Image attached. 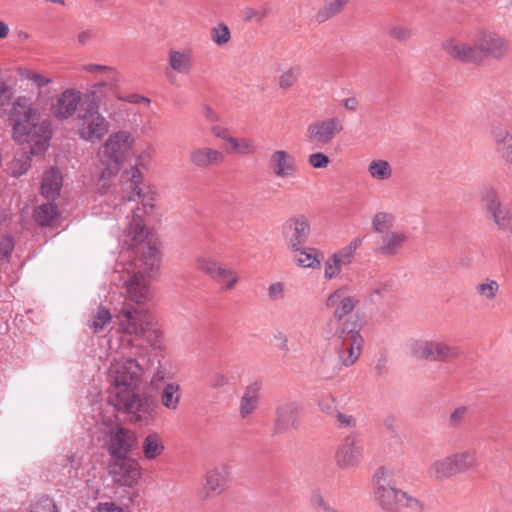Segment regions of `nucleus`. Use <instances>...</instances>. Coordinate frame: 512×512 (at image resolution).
I'll use <instances>...</instances> for the list:
<instances>
[{"label":"nucleus","mask_w":512,"mask_h":512,"mask_svg":"<svg viewBox=\"0 0 512 512\" xmlns=\"http://www.w3.org/2000/svg\"><path fill=\"white\" fill-rule=\"evenodd\" d=\"M142 184V173L137 167L124 171L114 203V208L125 215V227L119 242L125 249L121 258L126 261L123 269L129 277L125 281L126 293L137 304L151 298L147 278H153L158 273L161 263L159 249L145 243L148 233L142 215L154 210L155 197L152 193L144 192Z\"/></svg>","instance_id":"f257e3e1"},{"label":"nucleus","mask_w":512,"mask_h":512,"mask_svg":"<svg viewBox=\"0 0 512 512\" xmlns=\"http://www.w3.org/2000/svg\"><path fill=\"white\" fill-rule=\"evenodd\" d=\"M9 120L16 142L27 144L30 155L43 154L52 136L51 122L41 120V112L31 97L18 96L12 103Z\"/></svg>","instance_id":"f03ea898"},{"label":"nucleus","mask_w":512,"mask_h":512,"mask_svg":"<svg viewBox=\"0 0 512 512\" xmlns=\"http://www.w3.org/2000/svg\"><path fill=\"white\" fill-rule=\"evenodd\" d=\"M144 369L138 360L131 356L114 358L109 366L107 377L110 383V403L137 391Z\"/></svg>","instance_id":"7ed1b4c3"},{"label":"nucleus","mask_w":512,"mask_h":512,"mask_svg":"<svg viewBox=\"0 0 512 512\" xmlns=\"http://www.w3.org/2000/svg\"><path fill=\"white\" fill-rule=\"evenodd\" d=\"M374 497L378 505L387 512H397L402 508L420 512V501L403 490L391 485V473L378 468L373 476Z\"/></svg>","instance_id":"20e7f679"},{"label":"nucleus","mask_w":512,"mask_h":512,"mask_svg":"<svg viewBox=\"0 0 512 512\" xmlns=\"http://www.w3.org/2000/svg\"><path fill=\"white\" fill-rule=\"evenodd\" d=\"M364 339L357 329L355 322L344 321L340 323L334 338V350L337 361L325 359L320 367H351L359 359Z\"/></svg>","instance_id":"39448f33"},{"label":"nucleus","mask_w":512,"mask_h":512,"mask_svg":"<svg viewBox=\"0 0 512 512\" xmlns=\"http://www.w3.org/2000/svg\"><path fill=\"white\" fill-rule=\"evenodd\" d=\"M411 356L430 362H450L459 359L462 349L443 339H415L408 343Z\"/></svg>","instance_id":"423d86ee"},{"label":"nucleus","mask_w":512,"mask_h":512,"mask_svg":"<svg viewBox=\"0 0 512 512\" xmlns=\"http://www.w3.org/2000/svg\"><path fill=\"white\" fill-rule=\"evenodd\" d=\"M116 318L123 334L145 338L148 342L158 337V331L153 328V317L145 309L123 307Z\"/></svg>","instance_id":"0eeeda50"},{"label":"nucleus","mask_w":512,"mask_h":512,"mask_svg":"<svg viewBox=\"0 0 512 512\" xmlns=\"http://www.w3.org/2000/svg\"><path fill=\"white\" fill-rule=\"evenodd\" d=\"M77 133L80 139L88 142H96L102 139L109 131V122L99 112L96 101L92 100L82 107L78 114Z\"/></svg>","instance_id":"6e6552de"},{"label":"nucleus","mask_w":512,"mask_h":512,"mask_svg":"<svg viewBox=\"0 0 512 512\" xmlns=\"http://www.w3.org/2000/svg\"><path fill=\"white\" fill-rule=\"evenodd\" d=\"M111 404L115 409L128 413L132 420L140 425H149L155 419V402L147 396L138 394L137 391L112 400Z\"/></svg>","instance_id":"1a4fd4ad"},{"label":"nucleus","mask_w":512,"mask_h":512,"mask_svg":"<svg viewBox=\"0 0 512 512\" xmlns=\"http://www.w3.org/2000/svg\"><path fill=\"white\" fill-rule=\"evenodd\" d=\"M108 472L114 483L124 487H134L142 476V467L129 456L111 458Z\"/></svg>","instance_id":"9d476101"},{"label":"nucleus","mask_w":512,"mask_h":512,"mask_svg":"<svg viewBox=\"0 0 512 512\" xmlns=\"http://www.w3.org/2000/svg\"><path fill=\"white\" fill-rule=\"evenodd\" d=\"M343 129L344 123L339 117L316 120L306 128V141L317 147H322L330 144Z\"/></svg>","instance_id":"9b49d317"},{"label":"nucleus","mask_w":512,"mask_h":512,"mask_svg":"<svg viewBox=\"0 0 512 512\" xmlns=\"http://www.w3.org/2000/svg\"><path fill=\"white\" fill-rule=\"evenodd\" d=\"M481 203L484 210L500 229H510L512 225V212L508 206L500 201L499 195L494 187L485 185L482 188Z\"/></svg>","instance_id":"f8f14e48"},{"label":"nucleus","mask_w":512,"mask_h":512,"mask_svg":"<svg viewBox=\"0 0 512 512\" xmlns=\"http://www.w3.org/2000/svg\"><path fill=\"white\" fill-rule=\"evenodd\" d=\"M362 239L353 238L346 246L335 251L324 262V278L328 281L336 279L344 266L352 264L357 249L361 246Z\"/></svg>","instance_id":"ddd939ff"},{"label":"nucleus","mask_w":512,"mask_h":512,"mask_svg":"<svg viewBox=\"0 0 512 512\" xmlns=\"http://www.w3.org/2000/svg\"><path fill=\"white\" fill-rule=\"evenodd\" d=\"M311 233L310 222L305 215L290 217L283 226V238L287 247L292 251L300 249L308 241Z\"/></svg>","instance_id":"4468645a"},{"label":"nucleus","mask_w":512,"mask_h":512,"mask_svg":"<svg viewBox=\"0 0 512 512\" xmlns=\"http://www.w3.org/2000/svg\"><path fill=\"white\" fill-rule=\"evenodd\" d=\"M363 458V446L356 433L347 435L335 453L336 465L341 469H353L359 466Z\"/></svg>","instance_id":"2eb2a0df"},{"label":"nucleus","mask_w":512,"mask_h":512,"mask_svg":"<svg viewBox=\"0 0 512 512\" xmlns=\"http://www.w3.org/2000/svg\"><path fill=\"white\" fill-rule=\"evenodd\" d=\"M480 62L487 58L502 59L508 51V42L495 32H483L476 40Z\"/></svg>","instance_id":"dca6fc26"},{"label":"nucleus","mask_w":512,"mask_h":512,"mask_svg":"<svg viewBox=\"0 0 512 512\" xmlns=\"http://www.w3.org/2000/svg\"><path fill=\"white\" fill-rule=\"evenodd\" d=\"M64 468L67 469L72 484L76 481L89 483L96 470L91 461V456L86 452H75L67 458Z\"/></svg>","instance_id":"f3484780"},{"label":"nucleus","mask_w":512,"mask_h":512,"mask_svg":"<svg viewBox=\"0 0 512 512\" xmlns=\"http://www.w3.org/2000/svg\"><path fill=\"white\" fill-rule=\"evenodd\" d=\"M82 102V93L76 88L63 90L52 104L51 110L57 120H67L78 110Z\"/></svg>","instance_id":"a211bd4d"},{"label":"nucleus","mask_w":512,"mask_h":512,"mask_svg":"<svg viewBox=\"0 0 512 512\" xmlns=\"http://www.w3.org/2000/svg\"><path fill=\"white\" fill-rule=\"evenodd\" d=\"M134 139L128 131L120 130L111 134L103 145V155L109 160L122 163L132 148Z\"/></svg>","instance_id":"6ab92c4d"},{"label":"nucleus","mask_w":512,"mask_h":512,"mask_svg":"<svg viewBox=\"0 0 512 512\" xmlns=\"http://www.w3.org/2000/svg\"><path fill=\"white\" fill-rule=\"evenodd\" d=\"M301 405L296 401L280 403L275 409L274 429L276 433L295 430L299 427Z\"/></svg>","instance_id":"aec40b11"},{"label":"nucleus","mask_w":512,"mask_h":512,"mask_svg":"<svg viewBox=\"0 0 512 512\" xmlns=\"http://www.w3.org/2000/svg\"><path fill=\"white\" fill-rule=\"evenodd\" d=\"M230 467L222 463L208 470L205 474L204 483L200 492L201 497L209 498L222 493L228 483Z\"/></svg>","instance_id":"412c9836"},{"label":"nucleus","mask_w":512,"mask_h":512,"mask_svg":"<svg viewBox=\"0 0 512 512\" xmlns=\"http://www.w3.org/2000/svg\"><path fill=\"white\" fill-rule=\"evenodd\" d=\"M357 303L358 299L350 294V287L348 285H343L336 289L326 300L327 307L333 309V314L339 321L351 313Z\"/></svg>","instance_id":"4be33fe9"},{"label":"nucleus","mask_w":512,"mask_h":512,"mask_svg":"<svg viewBox=\"0 0 512 512\" xmlns=\"http://www.w3.org/2000/svg\"><path fill=\"white\" fill-rule=\"evenodd\" d=\"M109 434L108 452L111 457H127L136 442L135 434L120 426L111 429Z\"/></svg>","instance_id":"5701e85b"},{"label":"nucleus","mask_w":512,"mask_h":512,"mask_svg":"<svg viewBox=\"0 0 512 512\" xmlns=\"http://www.w3.org/2000/svg\"><path fill=\"white\" fill-rule=\"evenodd\" d=\"M269 166L278 178L293 177L297 172L295 157L285 150H275L270 156Z\"/></svg>","instance_id":"b1692460"},{"label":"nucleus","mask_w":512,"mask_h":512,"mask_svg":"<svg viewBox=\"0 0 512 512\" xmlns=\"http://www.w3.org/2000/svg\"><path fill=\"white\" fill-rule=\"evenodd\" d=\"M167 62L172 71L188 75L195 66V58L190 48H171L167 53Z\"/></svg>","instance_id":"393cba45"},{"label":"nucleus","mask_w":512,"mask_h":512,"mask_svg":"<svg viewBox=\"0 0 512 512\" xmlns=\"http://www.w3.org/2000/svg\"><path fill=\"white\" fill-rule=\"evenodd\" d=\"M445 51L454 59L465 62L480 64V56L476 42L471 45L466 42L450 39L444 44Z\"/></svg>","instance_id":"a878e982"},{"label":"nucleus","mask_w":512,"mask_h":512,"mask_svg":"<svg viewBox=\"0 0 512 512\" xmlns=\"http://www.w3.org/2000/svg\"><path fill=\"white\" fill-rule=\"evenodd\" d=\"M261 389V380H254L245 387L239 405V415L242 419L248 418L258 409Z\"/></svg>","instance_id":"bb28decb"},{"label":"nucleus","mask_w":512,"mask_h":512,"mask_svg":"<svg viewBox=\"0 0 512 512\" xmlns=\"http://www.w3.org/2000/svg\"><path fill=\"white\" fill-rule=\"evenodd\" d=\"M189 160L195 167L206 169L221 164L224 160V154L212 147H198L190 152Z\"/></svg>","instance_id":"cd10ccee"},{"label":"nucleus","mask_w":512,"mask_h":512,"mask_svg":"<svg viewBox=\"0 0 512 512\" xmlns=\"http://www.w3.org/2000/svg\"><path fill=\"white\" fill-rule=\"evenodd\" d=\"M491 136L495 143L496 151L506 161L512 163V135L500 122L491 124Z\"/></svg>","instance_id":"c85d7f7f"},{"label":"nucleus","mask_w":512,"mask_h":512,"mask_svg":"<svg viewBox=\"0 0 512 512\" xmlns=\"http://www.w3.org/2000/svg\"><path fill=\"white\" fill-rule=\"evenodd\" d=\"M407 240V233L389 230L381 237L378 251L381 255L386 257L395 256L402 251Z\"/></svg>","instance_id":"c756f323"},{"label":"nucleus","mask_w":512,"mask_h":512,"mask_svg":"<svg viewBox=\"0 0 512 512\" xmlns=\"http://www.w3.org/2000/svg\"><path fill=\"white\" fill-rule=\"evenodd\" d=\"M159 397L162 406L167 410H178L182 398V389L180 384L176 382L166 383L161 389Z\"/></svg>","instance_id":"7c9ffc66"},{"label":"nucleus","mask_w":512,"mask_h":512,"mask_svg":"<svg viewBox=\"0 0 512 512\" xmlns=\"http://www.w3.org/2000/svg\"><path fill=\"white\" fill-rule=\"evenodd\" d=\"M457 475L474 470L478 467L477 453L473 449H466L450 454Z\"/></svg>","instance_id":"2f4dec72"},{"label":"nucleus","mask_w":512,"mask_h":512,"mask_svg":"<svg viewBox=\"0 0 512 512\" xmlns=\"http://www.w3.org/2000/svg\"><path fill=\"white\" fill-rule=\"evenodd\" d=\"M164 451V440L159 433L154 431L145 436L142 442V452L146 460H155L160 457Z\"/></svg>","instance_id":"473e14b6"},{"label":"nucleus","mask_w":512,"mask_h":512,"mask_svg":"<svg viewBox=\"0 0 512 512\" xmlns=\"http://www.w3.org/2000/svg\"><path fill=\"white\" fill-rule=\"evenodd\" d=\"M81 69L95 77L107 76L108 77V89L111 91L118 89L119 82H120V75L114 67L89 63V64L82 65Z\"/></svg>","instance_id":"72a5a7b5"},{"label":"nucleus","mask_w":512,"mask_h":512,"mask_svg":"<svg viewBox=\"0 0 512 512\" xmlns=\"http://www.w3.org/2000/svg\"><path fill=\"white\" fill-rule=\"evenodd\" d=\"M62 187V175L59 170L51 168L43 175L41 192L47 199H55Z\"/></svg>","instance_id":"f704fd0d"},{"label":"nucleus","mask_w":512,"mask_h":512,"mask_svg":"<svg viewBox=\"0 0 512 512\" xmlns=\"http://www.w3.org/2000/svg\"><path fill=\"white\" fill-rule=\"evenodd\" d=\"M432 479L442 481L457 475L450 455L435 460L428 469Z\"/></svg>","instance_id":"c9c22d12"},{"label":"nucleus","mask_w":512,"mask_h":512,"mask_svg":"<svg viewBox=\"0 0 512 512\" xmlns=\"http://www.w3.org/2000/svg\"><path fill=\"white\" fill-rule=\"evenodd\" d=\"M120 163L109 160L101 161L96 170L97 186L100 190H106L110 185V180L116 176L119 171Z\"/></svg>","instance_id":"e433bc0d"},{"label":"nucleus","mask_w":512,"mask_h":512,"mask_svg":"<svg viewBox=\"0 0 512 512\" xmlns=\"http://www.w3.org/2000/svg\"><path fill=\"white\" fill-rule=\"evenodd\" d=\"M369 176L378 182H385L392 178L393 169L390 163L383 159H375L367 166Z\"/></svg>","instance_id":"4c0bfd02"},{"label":"nucleus","mask_w":512,"mask_h":512,"mask_svg":"<svg viewBox=\"0 0 512 512\" xmlns=\"http://www.w3.org/2000/svg\"><path fill=\"white\" fill-rule=\"evenodd\" d=\"M212 280L217 282L221 286L222 290L231 291L237 285L239 275L234 269L229 268L222 263L219 269H217L215 275L212 277Z\"/></svg>","instance_id":"58836bf2"},{"label":"nucleus","mask_w":512,"mask_h":512,"mask_svg":"<svg viewBox=\"0 0 512 512\" xmlns=\"http://www.w3.org/2000/svg\"><path fill=\"white\" fill-rule=\"evenodd\" d=\"M350 0H327L318 10L315 20L318 23H324L332 17L339 15L347 6Z\"/></svg>","instance_id":"ea45409f"},{"label":"nucleus","mask_w":512,"mask_h":512,"mask_svg":"<svg viewBox=\"0 0 512 512\" xmlns=\"http://www.w3.org/2000/svg\"><path fill=\"white\" fill-rule=\"evenodd\" d=\"M58 214L57 206L53 203L39 205L34 210L35 221L41 226H48Z\"/></svg>","instance_id":"a19ab883"},{"label":"nucleus","mask_w":512,"mask_h":512,"mask_svg":"<svg viewBox=\"0 0 512 512\" xmlns=\"http://www.w3.org/2000/svg\"><path fill=\"white\" fill-rule=\"evenodd\" d=\"M112 316L108 309L104 307H98L97 310L92 314L88 324L90 329L94 333H99L105 329V327L111 323Z\"/></svg>","instance_id":"79ce46f5"},{"label":"nucleus","mask_w":512,"mask_h":512,"mask_svg":"<svg viewBox=\"0 0 512 512\" xmlns=\"http://www.w3.org/2000/svg\"><path fill=\"white\" fill-rule=\"evenodd\" d=\"M316 250L313 248H301L300 251H295V262L298 266L303 268L317 269L320 267L321 262L318 257L313 254Z\"/></svg>","instance_id":"37998d69"},{"label":"nucleus","mask_w":512,"mask_h":512,"mask_svg":"<svg viewBox=\"0 0 512 512\" xmlns=\"http://www.w3.org/2000/svg\"><path fill=\"white\" fill-rule=\"evenodd\" d=\"M210 38L215 45L223 47L230 42L231 31L225 23L220 22L210 29Z\"/></svg>","instance_id":"c03bdc74"},{"label":"nucleus","mask_w":512,"mask_h":512,"mask_svg":"<svg viewBox=\"0 0 512 512\" xmlns=\"http://www.w3.org/2000/svg\"><path fill=\"white\" fill-rule=\"evenodd\" d=\"M477 295L485 300L492 301L496 298L499 291V284L495 280L486 279L475 286Z\"/></svg>","instance_id":"a18cd8bd"},{"label":"nucleus","mask_w":512,"mask_h":512,"mask_svg":"<svg viewBox=\"0 0 512 512\" xmlns=\"http://www.w3.org/2000/svg\"><path fill=\"white\" fill-rule=\"evenodd\" d=\"M395 223V216L389 212H377L372 219V228L375 232L389 231Z\"/></svg>","instance_id":"49530a36"},{"label":"nucleus","mask_w":512,"mask_h":512,"mask_svg":"<svg viewBox=\"0 0 512 512\" xmlns=\"http://www.w3.org/2000/svg\"><path fill=\"white\" fill-rule=\"evenodd\" d=\"M198 270L208 275L211 279L215 275L217 269L222 265L221 262L217 261L209 255H200L196 259Z\"/></svg>","instance_id":"de8ad7c7"},{"label":"nucleus","mask_w":512,"mask_h":512,"mask_svg":"<svg viewBox=\"0 0 512 512\" xmlns=\"http://www.w3.org/2000/svg\"><path fill=\"white\" fill-rule=\"evenodd\" d=\"M268 15V8L260 6L258 8L246 7L242 10V19L245 23L261 24Z\"/></svg>","instance_id":"09e8293b"},{"label":"nucleus","mask_w":512,"mask_h":512,"mask_svg":"<svg viewBox=\"0 0 512 512\" xmlns=\"http://www.w3.org/2000/svg\"><path fill=\"white\" fill-rule=\"evenodd\" d=\"M94 412H97V415L94 416L95 418V425L104 426L105 428L109 429V432L111 429H115L117 425H115L116 421V415L114 413V410H107L102 411L100 407L93 408Z\"/></svg>","instance_id":"8fccbe9b"},{"label":"nucleus","mask_w":512,"mask_h":512,"mask_svg":"<svg viewBox=\"0 0 512 512\" xmlns=\"http://www.w3.org/2000/svg\"><path fill=\"white\" fill-rule=\"evenodd\" d=\"M300 72L301 68L299 66L284 71L279 77V87L284 90L291 88L297 82Z\"/></svg>","instance_id":"3c124183"},{"label":"nucleus","mask_w":512,"mask_h":512,"mask_svg":"<svg viewBox=\"0 0 512 512\" xmlns=\"http://www.w3.org/2000/svg\"><path fill=\"white\" fill-rule=\"evenodd\" d=\"M31 512H58L54 500L47 496L37 498L30 505Z\"/></svg>","instance_id":"603ef678"},{"label":"nucleus","mask_w":512,"mask_h":512,"mask_svg":"<svg viewBox=\"0 0 512 512\" xmlns=\"http://www.w3.org/2000/svg\"><path fill=\"white\" fill-rule=\"evenodd\" d=\"M19 75L22 79L32 82L38 88L44 87L52 82L50 78L28 69H21Z\"/></svg>","instance_id":"864d4df0"},{"label":"nucleus","mask_w":512,"mask_h":512,"mask_svg":"<svg viewBox=\"0 0 512 512\" xmlns=\"http://www.w3.org/2000/svg\"><path fill=\"white\" fill-rule=\"evenodd\" d=\"M286 287L283 282L271 283L267 290L268 299L272 302L281 301L285 298Z\"/></svg>","instance_id":"5fc2aeb1"},{"label":"nucleus","mask_w":512,"mask_h":512,"mask_svg":"<svg viewBox=\"0 0 512 512\" xmlns=\"http://www.w3.org/2000/svg\"><path fill=\"white\" fill-rule=\"evenodd\" d=\"M329 163V157L323 152H315L308 156V164L315 169H325Z\"/></svg>","instance_id":"6e6d98bb"},{"label":"nucleus","mask_w":512,"mask_h":512,"mask_svg":"<svg viewBox=\"0 0 512 512\" xmlns=\"http://www.w3.org/2000/svg\"><path fill=\"white\" fill-rule=\"evenodd\" d=\"M389 35L397 41L405 42L411 38L412 29L408 26L397 25L390 29Z\"/></svg>","instance_id":"4d7b16f0"},{"label":"nucleus","mask_w":512,"mask_h":512,"mask_svg":"<svg viewBox=\"0 0 512 512\" xmlns=\"http://www.w3.org/2000/svg\"><path fill=\"white\" fill-rule=\"evenodd\" d=\"M112 91H113V94L116 97V99H118L119 101H124V102L132 103V104L144 103L146 106H149L151 103V100L149 98L139 95V94H131L128 96H123L122 94L117 92V89L112 90Z\"/></svg>","instance_id":"13d9d810"},{"label":"nucleus","mask_w":512,"mask_h":512,"mask_svg":"<svg viewBox=\"0 0 512 512\" xmlns=\"http://www.w3.org/2000/svg\"><path fill=\"white\" fill-rule=\"evenodd\" d=\"M319 408L326 415L333 417L337 411L335 398L331 395L322 397L319 401Z\"/></svg>","instance_id":"bf43d9fd"},{"label":"nucleus","mask_w":512,"mask_h":512,"mask_svg":"<svg viewBox=\"0 0 512 512\" xmlns=\"http://www.w3.org/2000/svg\"><path fill=\"white\" fill-rule=\"evenodd\" d=\"M30 157L29 156H22L21 159L16 158L13 166L11 168L12 175L13 176H21L22 174L26 173L28 169L30 168Z\"/></svg>","instance_id":"052dcab7"},{"label":"nucleus","mask_w":512,"mask_h":512,"mask_svg":"<svg viewBox=\"0 0 512 512\" xmlns=\"http://www.w3.org/2000/svg\"><path fill=\"white\" fill-rule=\"evenodd\" d=\"M467 411L466 406H459L453 410L449 416V425L451 427H458L464 421Z\"/></svg>","instance_id":"680f3d73"},{"label":"nucleus","mask_w":512,"mask_h":512,"mask_svg":"<svg viewBox=\"0 0 512 512\" xmlns=\"http://www.w3.org/2000/svg\"><path fill=\"white\" fill-rule=\"evenodd\" d=\"M14 248V242L10 236H2L0 238V258L7 260Z\"/></svg>","instance_id":"e2e57ef3"},{"label":"nucleus","mask_w":512,"mask_h":512,"mask_svg":"<svg viewBox=\"0 0 512 512\" xmlns=\"http://www.w3.org/2000/svg\"><path fill=\"white\" fill-rule=\"evenodd\" d=\"M11 102V93L6 83H0V115L6 112L7 107Z\"/></svg>","instance_id":"0e129e2a"},{"label":"nucleus","mask_w":512,"mask_h":512,"mask_svg":"<svg viewBox=\"0 0 512 512\" xmlns=\"http://www.w3.org/2000/svg\"><path fill=\"white\" fill-rule=\"evenodd\" d=\"M333 417L337 419L338 425L341 428H352L356 425V419L351 414L337 410Z\"/></svg>","instance_id":"69168bd1"},{"label":"nucleus","mask_w":512,"mask_h":512,"mask_svg":"<svg viewBox=\"0 0 512 512\" xmlns=\"http://www.w3.org/2000/svg\"><path fill=\"white\" fill-rule=\"evenodd\" d=\"M257 148L254 141L250 138H240L238 154L250 155L256 152Z\"/></svg>","instance_id":"338daca9"},{"label":"nucleus","mask_w":512,"mask_h":512,"mask_svg":"<svg viewBox=\"0 0 512 512\" xmlns=\"http://www.w3.org/2000/svg\"><path fill=\"white\" fill-rule=\"evenodd\" d=\"M201 113L204 119L210 123H217L220 121V115L208 104L201 105Z\"/></svg>","instance_id":"774afa93"}]
</instances>
